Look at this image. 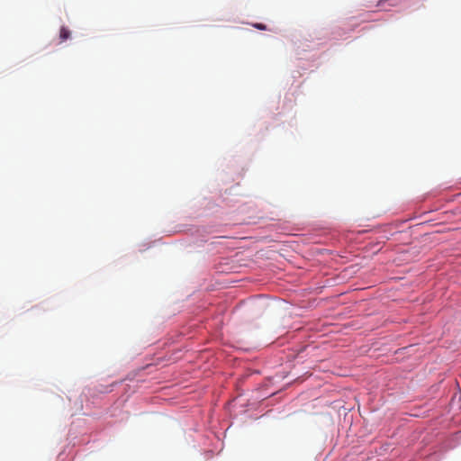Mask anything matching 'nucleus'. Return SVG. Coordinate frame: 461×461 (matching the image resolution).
<instances>
[{
	"label": "nucleus",
	"instance_id": "nucleus-2",
	"mask_svg": "<svg viewBox=\"0 0 461 461\" xmlns=\"http://www.w3.org/2000/svg\"><path fill=\"white\" fill-rule=\"evenodd\" d=\"M253 26L258 30H267V26L263 23H254Z\"/></svg>",
	"mask_w": 461,
	"mask_h": 461
},
{
	"label": "nucleus",
	"instance_id": "nucleus-1",
	"mask_svg": "<svg viewBox=\"0 0 461 461\" xmlns=\"http://www.w3.org/2000/svg\"><path fill=\"white\" fill-rule=\"evenodd\" d=\"M70 37V31L66 27H61L59 32L60 42L65 41Z\"/></svg>",
	"mask_w": 461,
	"mask_h": 461
}]
</instances>
